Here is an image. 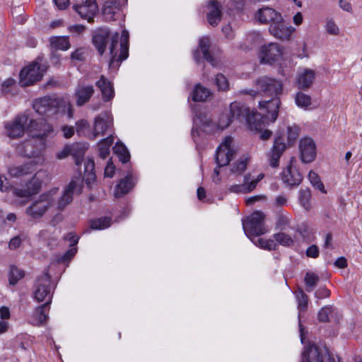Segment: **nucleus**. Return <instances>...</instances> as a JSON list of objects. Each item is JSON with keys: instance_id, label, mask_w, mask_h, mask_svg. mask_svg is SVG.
Segmentation results:
<instances>
[{"instance_id": "nucleus-1", "label": "nucleus", "mask_w": 362, "mask_h": 362, "mask_svg": "<svg viewBox=\"0 0 362 362\" xmlns=\"http://www.w3.org/2000/svg\"><path fill=\"white\" fill-rule=\"evenodd\" d=\"M119 35L117 32L112 33L109 30L103 28L98 30L93 37V42L100 55L103 54L106 47L109 45L110 59L109 68L117 69L120 63L128 57L129 50V33L124 30Z\"/></svg>"}, {"instance_id": "nucleus-2", "label": "nucleus", "mask_w": 362, "mask_h": 362, "mask_svg": "<svg viewBox=\"0 0 362 362\" xmlns=\"http://www.w3.org/2000/svg\"><path fill=\"white\" fill-rule=\"evenodd\" d=\"M33 108L39 115L48 118H57L66 112L69 118L73 117L71 104L57 98L45 97L37 99L33 104Z\"/></svg>"}, {"instance_id": "nucleus-3", "label": "nucleus", "mask_w": 362, "mask_h": 362, "mask_svg": "<svg viewBox=\"0 0 362 362\" xmlns=\"http://www.w3.org/2000/svg\"><path fill=\"white\" fill-rule=\"evenodd\" d=\"M57 188L42 193L25 209V214L33 219L41 218L46 211L54 206L57 194Z\"/></svg>"}, {"instance_id": "nucleus-4", "label": "nucleus", "mask_w": 362, "mask_h": 362, "mask_svg": "<svg viewBox=\"0 0 362 362\" xmlns=\"http://www.w3.org/2000/svg\"><path fill=\"white\" fill-rule=\"evenodd\" d=\"M75 192L81 194L82 192V186L79 185L76 180H72L64 187L62 195L59 197L57 202H55V204L57 205V210L59 212L52 217L50 221V225L55 226L57 224L62 221L63 216L60 212L64 211L66 207L72 202Z\"/></svg>"}, {"instance_id": "nucleus-5", "label": "nucleus", "mask_w": 362, "mask_h": 362, "mask_svg": "<svg viewBox=\"0 0 362 362\" xmlns=\"http://www.w3.org/2000/svg\"><path fill=\"white\" fill-rule=\"evenodd\" d=\"M53 132V127L50 124L45 122L42 132L33 134L30 141L23 143L25 156L32 157L37 155L45 146V139L51 136Z\"/></svg>"}, {"instance_id": "nucleus-6", "label": "nucleus", "mask_w": 362, "mask_h": 362, "mask_svg": "<svg viewBox=\"0 0 362 362\" xmlns=\"http://www.w3.org/2000/svg\"><path fill=\"white\" fill-rule=\"evenodd\" d=\"M265 215L260 211L253 212L246 219L243 220L245 234L251 240L265 234L268 230L264 225Z\"/></svg>"}, {"instance_id": "nucleus-7", "label": "nucleus", "mask_w": 362, "mask_h": 362, "mask_svg": "<svg viewBox=\"0 0 362 362\" xmlns=\"http://www.w3.org/2000/svg\"><path fill=\"white\" fill-rule=\"evenodd\" d=\"M36 124V120L29 119L27 115L23 114L16 117L12 121L5 124L6 134L11 139L22 137L25 132L30 131Z\"/></svg>"}, {"instance_id": "nucleus-8", "label": "nucleus", "mask_w": 362, "mask_h": 362, "mask_svg": "<svg viewBox=\"0 0 362 362\" xmlns=\"http://www.w3.org/2000/svg\"><path fill=\"white\" fill-rule=\"evenodd\" d=\"M33 298L37 302H52L51 276L47 272L40 276L33 286Z\"/></svg>"}, {"instance_id": "nucleus-9", "label": "nucleus", "mask_w": 362, "mask_h": 362, "mask_svg": "<svg viewBox=\"0 0 362 362\" xmlns=\"http://www.w3.org/2000/svg\"><path fill=\"white\" fill-rule=\"evenodd\" d=\"M46 69L45 65L41 66L38 62H34L25 67L20 73L21 85L29 86L40 81Z\"/></svg>"}, {"instance_id": "nucleus-10", "label": "nucleus", "mask_w": 362, "mask_h": 362, "mask_svg": "<svg viewBox=\"0 0 362 362\" xmlns=\"http://www.w3.org/2000/svg\"><path fill=\"white\" fill-rule=\"evenodd\" d=\"M325 358H327L328 362H335L334 358L329 355L326 349L310 344L304 349L302 362H325ZM338 362H340L339 358Z\"/></svg>"}, {"instance_id": "nucleus-11", "label": "nucleus", "mask_w": 362, "mask_h": 362, "mask_svg": "<svg viewBox=\"0 0 362 362\" xmlns=\"http://www.w3.org/2000/svg\"><path fill=\"white\" fill-rule=\"evenodd\" d=\"M233 138L226 136L223 141L218 146L216 151V162L218 168L229 164L235 152L231 147Z\"/></svg>"}, {"instance_id": "nucleus-12", "label": "nucleus", "mask_w": 362, "mask_h": 362, "mask_svg": "<svg viewBox=\"0 0 362 362\" xmlns=\"http://www.w3.org/2000/svg\"><path fill=\"white\" fill-rule=\"evenodd\" d=\"M283 54V48L279 44L270 42L261 47L259 57L261 63L272 64L281 59Z\"/></svg>"}, {"instance_id": "nucleus-13", "label": "nucleus", "mask_w": 362, "mask_h": 362, "mask_svg": "<svg viewBox=\"0 0 362 362\" xmlns=\"http://www.w3.org/2000/svg\"><path fill=\"white\" fill-rule=\"evenodd\" d=\"M257 86L265 95L272 98L279 97L283 91L281 81L267 76L257 79Z\"/></svg>"}, {"instance_id": "nucleus-14", "label": "nucleus", "mask_w": 362, "mask_h": 362, "mask_svg": "<svg viewBox=\"0 0 362 362\" xmlns=\"http://www.w3.org/2000/svg\"><path fill=\"white\" fill-rule=\"evenodd\" d=\"M295 29L287 25L282 16L281 19L273 25H270L269 31L274 37L282 40H288Z\"/></svg>"}, {"instance_id": "nucleus-15", "label": "nucleus", "mask_w": 362, "mask_h": 362, "mask_svg": "<svg viewBox=\"0 0 362 362\" xmlns=\"http://www.w3.org/2000/svg\"><path fill=\"white\" fill-rule=\"evenodd\" d=\"M286 148L284 139L281 136L275 138L271 151L267 153V160L269 165L276 168L279 165V159Z\"/></svg>"}, {"instance_id": "nucleus-16", "label": "nucleus", "mask_w": 362, "mask_h": 362, "mask_svg": "<svg viewBox=\"0 0 362 362\" xmlns=\"http://www.w3.org/2000/svg\"><path fill=\"white\" fill-rule=\"evenodd\" d=\"M299 149L300 158L303 163H310L315 159L316 156V146L312 139H302L300 141Z\"/></svg>"}, {"instance_id": "nucleus-17", "label": "nucleus", "mask_w": 362, "mask_h": 362, "mask_svg": "<svg viewBox=\"0 0 362 362\" xmlns=\"http://www.w3.org/2000/svg\"><path fill=\"white\" fill-rule=\"evenodd\" d=\"M281 14L274 8L264 7L255 14V18L261 23L273 25L281 19Z\"/></svg>"}, {"instance_id": "nucleus-18", "label": "nucleus", "mask_w": 362, "mask_h": 362, "mask_svg": "<svg viewBox=\"0 0 362 362\" xmlns=\"http://www.w3.org/2000/svg\"><path fill=\"white\" fill-rule=\"evenodd\" d=\"M42 181L36 176H33L23 188H16L13 190L15 195L19 197H30L40 192Z\"/></svg>"}, {"instance_id": "nucleus-19", "label": "nucleus", "mask_w": 362, "mask_h": 362, "mask_svg": "<svg viewBox=\"0 0 362 362\" xmlns=\"http://www.w3.org/2000/svg\"><path fill=\"white\" fill-rule=\"evenodd\" d=\"M74 8L82 18L90 22L98 11V5L95 0H86L82 4L74 5Z\"/></svg>"}, {"instance_id": "nucleus-20", "label": "nucleus", "mask_w": 362, "mask_h": 362, "mask_svg": "<svg viewBox=\"0 0 362 362\" xmlns=\"http://www.w3.org/2000/svg\"><path fill=\"white\" fill-rule=\"evenodd\" d=\"M127 0H107L103 8V13L106 21H114L115 15L118 14L121 7L127 4Z\"/></svg>"}, {"instance_id": "nucleus-21", "label": "nucleus", "mask_w": 362, "mask_h": 362, "mask_svg": "<svg viewBox=\"0 0 362 362\" xmlns=\"http://www.w3.org/2000/svg\"><path fill=\"white\" fill-rule=\"evenodd\" d=\"M251 111L243 104L239 102H233L230 105V116L233 120H238L240 122H247Z\"/></svg>"}, {"instance_id": "nucleus-22", "label": "nucleus", "mask_w": 362, "mask_h": 362, "mask_svg": "<svg viewBox=\"0 0 362 362\" xmlns=\"http://www.w3.org/2000/svg\"><path fill=\"white\" fill-rule=\"evenodd\" d=\"M112 120L108 113H103L95 119L93 127V138L103 135L112 124Z\"/></svg>"}, {"instance_id": "nucleus-23", "label": "nucleus", "mask_w": 362, "mask_h": 362, "mask_svg": "<svg viewBox=\"0 0 362 362\" xmlns=\"http://www.w3.org/2000/svg\"><path fill=\"white\" fill-rule=\"evenodd\" d=\"M316 78V72L315 70L303 68L301 69L297 76V84L300 89H308L313 83Z\"/></svg>"}, {"instance_id": "nucleus-24", "label": "nucleus", "mask_w": 362, "mask_h": 362, "mask_svg": "<svg viewBox=\"0 0 362 362\" xmlns=\"http://www.w3.org/2000/svg\"><path fill=\"white\" fill-rule=\"evenodd\" d=\"M95 86L100 90L103 101L108 102L113 99L115 96L113 83L105 76H100L99 80L96 81Z\"/></svg>"}, {"instance_id": "nucleus-25", "label": "nucleus", "mask_w": 362, "mask_h": 362, "mask_svg": "<svg viewBox=\"0 0 362 362\" xmlns=\"http://www.w3.org/2000/svg\"><path fill=\"white\" fill-rule=\"evenodd\" d=\"M269 119L268 115H262L257 112L251 111L246 123L252 131L261 132L267 127Z\"/></svg>"}, {"instance_id": "nucleus-26", "label": "nucleus", "mask_w": 362, "mask_h": 362, "mask_svg": "<svg viewBox=\"0 0 362 362\" xmlns=\"http://www.w3.org/2000/svg\"><path fill=\"white\" fill-rule=\"evenodd\" d=\"M302 180V175L292 164L288 165L282 172V180L289 186L298 185L301 182Z\"/></svg>"}, {"instance_id": "nucleus-27", "label": "nucleus", "mask_w": 362, "mask_h": 362, "mask_svg": "<svg viewBox=\"0 0 362 362\" xmlns=\"http://www.w3.org/2000/svg\"><path fill=\"white\" fill-rule=\"evenodd\" d=\"M281 101L279 97L272 98L271 100L259 102L261 109H265L272 122H275L278 117V112Z\"/></svg>"}, {"instance_id": "nucleus-28", "label": "nucleus", "mask_w": 362, "mask_h": 362, "mask_svg": "<svg viewBox=\"0 0 362 362\" xmlns=\"http://www.w3.org/2000/svg\"><path fill=\"white\" fill-rule=\"evenodd\" d=\"M49 305L50 301L45 302L43 305L36 308L31 316L30 323L33 325L39 326L46 322L48 319Z\"/></svg>"}, {"instance_id": "nucleus-29", "label": "nucleus", "mask_w": 362, "mask_h": 362, "mask_svg": "<svg viewBox=\"0 0 362 362\" xmlns=\"http://www.w3.org/2000/svg\"><path fill=\"white\" fill-rule=\"evenodd\" d=\"M221 4L216 0L209 3V12L207 13V21L212 26H216L221 20Z\"/></svg>"}, {"instance_id": "nucleus-30", "label": "nucleus", "mask_w": 362, "mask_h": 362, "mask_svg": "<svg viewBox=\"0 0 362 362\" xmlns=\"http://www.w3.org/2000/svg\"><path fill=\"white\" fill-rule=\"evenodd\" d=\"M94 91L93 86H78L75 92L77 105L82 106L86 103L93 95Z\"/></svg>"}, {"instance_id": "nucleus-31", "label": "nucleus", "mask_w": 362, "mask_h": 362, "mask_svg": "<svg viewBox=\"0 0 362 362\" xmlns=\"http://www.w3.org/2000/svg\"><path fill=\"white\" fill-rule=\"evenodd\" d=\"M134 186L131 175H127L124 178L122 179L116 185L115 189V197L119 198L127 194Z\"/></svg>"}, {"instance_id": "nucleus-32", "label": "nucleus", "mask_w": 362, "mask_h": 362, "mask_svg": "<svg viewBox=\"0 0 362 362\" xmlns=\"http://www.w3.org/2000/svg\"><path fill=\"white\" fill-rule=\"evenodd\" d=\"M35 171V166L32 163H28L21 165L10 166L8 173L10 176L13 177H19L28 174H30Z\"/></svg>"}, {"instance_id": "nucleus-33", "label": "nucleus", "mask_w": 362, "mask_h": 362, "mask_svg": "<svg viewBox=\"0 0 362 362\" xmlns=\"http://www.w3.org/2000/svg\"><path fill=\"white\" fill-rule=\"evenodd\" d=\"M251 179V174L247 173L244 176L243 183L240 185H233L230 187L229 192L236 194H246L254 190V185L249 183Z\"/></svg>"}, {"instance_id": "nucleus-34", "label": "nucleus", "mask_w": 362, "mask_h": 362, "mask_svg": "<svg viewBox=\"0 0 362 362\" xmlns=\"http://www.w3.org/2000/svg\"><path fill=\"white\" fill-rule=\"evenodd\" d=\"M95 163L91 158H87L84 162L83 180L88 185H90L95 180Z\"/></svg>"}, {"instance_id": "nucleus-35", "label": "nucleus", "mask_w": 362, "mask_h": 362, "mask_svg": "<svg viewBox=\"0 0 362 362\" xmlns=\"http://www.w3.org/2000/svg\"><path fill=\"white\" fill-rule=\"evenodd\" d=\"M211 95L210 90L200 83L195 85L194 90L191 93L192 100L194 102H203Z\"/></svg>"}, {"instance_id": "nucleus-36", "label": "nucleus", "mask_w": 362, "mask_h": 362, "mask_svg": "<svg viewBox=\"0 0 362 362\" xmlns=\"http://www.w3.org/2000/svg\"><path fill=\"white\" fill-rule=\"evenodd\" d=\"M51 47L55 49L67 50L70 47L68 37L54 36L49 40Z\"/></svg>"}, {"instance_id": "nucleus-37", "label": "nucleus", "mask_w": 362, "mask_h": 362, "mask_svg": "<svg viewBox=\"0 0 362 362\" xmlns=\"http://www.w3.org/2000/svg\"><path fill=\"white\" fill-rule=\"evenodd\" d=\"M113 151L119 157V160L123 163H127L129 160V152L123 144L117 142L115 146L113 147Z\"/></svg>"}, {"instance_id": "nucleus-38", "label": "nucleus", "mask_w": 362, "mask_h": 362, "mask_svg": "<svg viewBox=\"0 0 362 362\" xmlns=\"http://www.w3.org/2000/svg\"><path fill=\"white\" fill-rule=\"evenodd\" d=\"M113 140V137L112 136H109L106 139L101 140L98 144L99 156L103 159H105L108 156L110 153V146L112 144Z\"/></svg>"}, {"instance_id": "nucleus-39", "label": "nucleus", "mask_w": 362, "mask_h": 362, "mask_svg": "<svg viewBox=\"0 0 362 362\" xmlns=\"http://www.w3.org/2000/svg\"><path fill=\"white\" fill-rule=\"evenodd\" d=\"M252 243L256 245L267 250H275L278 247V244L272 239H264L257 238L255 240V238L251 239Z\"/></svg>"}, {"instance_id": "nucleus-40", "label": "nucleus", "mask_w": 362, "mask_h": 362, "mask_svg": "<svg viewBox=\"0 0 362 362\" xmlns=\"http://www.w3.org/2000/svg\"><path fill=\"white\" fill-rule=\"evenodd\" d=\"M247 163V156H241L238 160H237L232 165L230 168L231 173L236 175H241L246 170Z\"/></svg>"}, {"instance_id": "nucleus-41", "label": "nucleus", "mask_w": 362, "mask_h": 362, "mask_svg": "<svg viewBox=\"0 0 362 362\" xmlns=\"http://www.w3.org/2000/svg\"><path fill=\"white\" fill-rule=\"evenodd\" d=\"M199 46L202 50V52L204 55V59L210 62L212 65H214V59L213 57L211 55V54L209 52V46H210V41L209 38L206 37H204L199 40Z\"/></svg>"}, {"instance_id": "nucleus-42", "label": "nucleus", "mask_w": 362, "mask_h": 362, "mask_svg": "<svg viewBox=\"0 0 362 362\" xmlns=\"http://www.w3.org/2000/svg\"><path fill=\"white\" fill-rule=\"evenodd\" d=\"M112 220L110 217H102L98 219L91 220L90 227L93 230H103L111 226Z\"/></svg>"}, {"instance_id": "nucleus-43", "label": "nucleus", "mask_w": 362, "mask_h": 362, "mask_svg": "<svg viewBox=\"0 0 362 362\" xmlns=\"http://www.w3.org/2000/svg\"><path fill=\"white\" fill-rule=\"evenodd\" d=\"M25 276L24 271L19 269L15 265L10 267L9 271V284L10 285H16L19 280L23 279Z\"/></svg>"}, {"instance_id": "nucleus-44", "label": "nucleus", "mask_w": 362, "mask_h": 362, "mask_svg": "<svg viewBox=\"0 0 362 362\" xmlns=\"http://www.w3.org/2000/svg\"><path fill=\"white\" fill-rule=\"evenodd\" d=\"M319 280L320 278L315 273L307 272L304 278L306 291L311 292L316 287Z\"/></svg>"}, {"instance_id": "nucleus-45", "label": "nucleus", "mask_w": 362, "mask_h": 362, "mask_svg": "<svg viewBox=\"0 0 362 362\" xmlns=\"http://www.w3.org/2000/svg\"><path fill=\"white\" fill-rule=\"evenodd\" d=\"M296 298L298 303V309L300 312L305 311L308 308V297L301 288L296 292Z\"/></svg>"}, {"instance_id": "nucleus-46", "label": "nucleus", "mask_w": 362, "mask_h": 362, "mask_svg": "<svg viewBox=\"0 0 362 362\" xmlns=\"http://www.w3.org/2000/svg\"><path fill=\"white\" fill-rule=\"evenodd\" d=\"M274 241L284 247H291L293 245V238L288 234L284 233H276L273 235Z\"/></svg>"}, {"instance_id": "nucleus-47", "label": "nucleus", "mask_w": 362, "mask_h": 362, "mask_svg": "<svg viewBox=\"0 0 362 362\" xmlns=\"http://www.w3.org/2000/svg\"><path fill=\"white\" fill-rule=\"evenodd\" d=\"M296 105L300 107H307L311 104V98L304 93L298 92L295 98Z\"/></svg>"}, {"instance_id": "nucleus-48", "label": "nucleus", "mask_w": 362, "mask_h": 362, "mask_svg": "<svg viewBox=\"0 0 362 362\" xmlns=\"http://www.w3.org/2000/svg\"><path fill=\"white\" fill-rule=\"evenodd\" d=\"M299 127L295 124L287 127V139L289 144H293L299 136Z\"/></svg>"}, {"instance_id": "nucleus-49", "label": "nucleus", "mask_w": 362, "mask_h": 362, "mask_svg": "<svg viewBox=\"0 0 362 362\" xmlns=\"http://www.w3.org/2000/svg\"><path fill=\"white\" fill-rule=\"evenodd\" d=\"M216 84L220 90L226 91L229 88L228 79L221 74H218L216 76Z\"/></svg>"}, {"instance_id": "nucleus-50", "label": "nucleus", "mask_w": 362, "mask_h": 362, "mask_svg": "<svg viewBox=\"0 0 362 362\" xmlns=\"http://www.w3.org/2000/svg\"><path fill=\"white\" fill-rule=\"evenodd\" d=\"M308 178L313 186H315L317 189L325 192L324 185L320 181V177L317 173L313 171H310L308 174Z\"/></svg>"}, {"instance_id": "nucleus-51", "label": "nucleus", "mask_w": 362, "mask_h": 362, "mask_svg": "<svg viewBox=\"0 0 362 362\" xmlns=\"http://www.w3.org/2000/svg\"><path fill=\"white\" fill-rule=\"evenodd\" d=\"M311 194L310 190L305 189L300 191V194L299 197V200L302 206L305 209H308L310 208V199Z\"/></svg>"}, {"instance_id": "nucleus-52", "label": "nucleus", "mask_w": 362, "mask_h": 362, "mask_svg": "<svg viewBox=\"0 0 362 362\" xmlns=\"http://www.w3.org/2000/svg\"><path fill=\"white\" fill-rule=\"evenodd\" d=\"M325 29L329 34L333 35H338L339 32V27L332 19H327Z\"/></svg>"}, {"instance_id": "nucleus-53", "label": "nucleus", "mask_w": 362, "mask_h": 362, "mask_svg": "<svg viewBox=\"0 0 362 362\" xmlns=\"http://www.w3.org/2000/svg\"><path fill=\"white\" fill-rule=\"evenodd\" d=\"M289 225V218L285 215L279 216L276 222V228L280 230H286Z\"/></svg>"}, {"instance_id": "nucleus-54", "label": "nucleus", "mask_w": 362, "mask_h": 362, "mask_svg": "<svg viewBox=\"0 0 362 362\" xmlns=\"http://www.w3.org/2000/svg\"><path fill=\"white\" fill-rule=\"evenodd\" d=\"M194 123L199 127L205 129L206 127H209L212 123L211 120L204 116L203 118L201 116L196 115L194 118Z\"/></svg>"}, {"instance_id": "nucleus-55", "label": "nucleus", "mask_w": 362, "mask_h": 362, "mask_svg": "<svg viewBox=\"0 0 362 362\" xmlns=\"http://www.w3.org/2000/svg\"><path fill=\"white\" fill-rule=\"evenodd\" d=\"M232 122H233V120L231 118V117L230 116V115H223L221 116V117L218 119V122L217 123V127L218 129H224L227 128L230 124V123Z\"/></svg>"}, {"instance_id": "nucleus-56", "label": "nucleus", "mask_w": 362, "mask_h": 362, "mask_svg": "<svg viewBox=\"0 0 362 362\" xmlns=\"http://www.w3.org/2000/svg\"><path fill=\"white\" fill-rule=\"evenodd\" d=\"M88 127L87 120L82 119L76 122V131L78 135L81 136L84 131Z\"/></svg>"}, {"instance_id": "nucleus-57", "label": "nucleus", "mask_w": 362, "mask_h": 362, "mask_svg": "<svg viewBox=\"0 0 362 362\" xmlns=\"http://www.w3.org/2000/svg\"><path fill=\"white\" fill-rule=\"evenodd\" d=\"M331 313V308L329 307L322 308L318 313V320L322 322H326L329 320V315Z\"/></svg>"}, {"instance_id": "nucleus-58", "label": "nucleus", "mask_w": 362, "mask_h": 362, "mask_svg": "<svg viewBox=\"0 0 362 362\" xmlns=\"http://www.w3.org/2000/svg\"><path fill=\"white\" fill-rule=\"evenodd\" d=\"M306 255L311 258H317L319 256V249L317 245H312L306 250Z\"/></svg>"}, {"instance_id": "nucleus-59", "label": "nucleus", "mask_w": 362, "mask_h": 362, "mask_svg": "<svg viewBox=\"0 0 362 362\" xmlns=\"http://www.w3.org/2000/svg\"><path fill=\"white\" fill-rule=\"evenodd\" d=\"M329 296H330V291L325 287L320 288L315 293V296L319 299H322L324 298H328Z\"/></svg>"}, {"instance_id": "nucleus-60", "label": "nucleus", "mask_w": 362, "mask_h": 362, "mask_svg": "<svg viewBox=\"0 0 362 362\" xmlns=\"http://www.w3.org/2000/svg\"><path fill=\"white\" fill-rule=\"evenodd\" d=\"M11 188V185L7 178L2 175H0V191L6 192Z\"/></svg>"}, {"instance_id": "nucleus-61", "label": "nucleus", "mask_w": 362, "mask_h": 362, "mask_svg": "<svg viewBox=\"0 0 362 362\" xmlns=\"http://www.w3.org/2000/svg\"><path fill=\"white\" fill-rule=\"evenodd\" d=\"M63 136L66 139L71 138L74 134V127L71 126L64 125L62 127Z\"/></svg>"}, {"instance_id": "nucleus-62", "label": "nucleus", "mask_w": 362, "mask_h": 362, "mask_svg": "<svg viewBox=\"0 0 362 362\" xmlns=\"http://www.w3.org/2000/svg\"><path fill=\"white\" fill-rule=\"evenodd\" d=\"M115 166L112 162L109 160L105 169V175L108 177H112L114 175Z\"/></svg>"}, {"instance_id": "nucleus-63", "label": "nucleus", "mask_w": 362, "mask_h": 362, "mask_svg": "<svg viewBox=\"0 0 362 362\" xmlns=\"http://www.w3.org/2000/svg\"><path fill=\"white\" fill-rule=\"evenodd\" d=\"M21 244V239L19 236H15L11 239L8 243V247L11 250H15L18 248Z\"/></svg>"}, {"instance_id": "nucleus-64", "label": "nucleus", "mask_w": 362, "mask_h": 362, "mask_svg": "<svg viewBox=\"0 0 362 362\" xmlns=\"http://www.w3.org/2000/svg\"><path fill=\"white\" fill-rule=\"evenodd\" d=\"M84 52L82 49H77L71 55V58L74 60L83 61L84 59Z\"/></svg>"}]
</instances>
